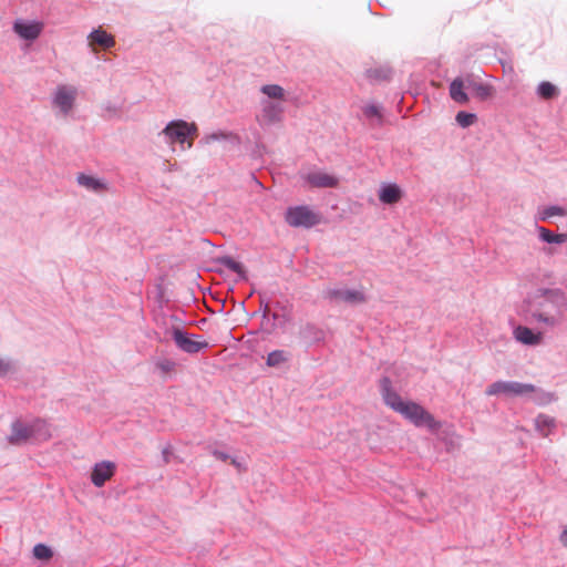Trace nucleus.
Returning a JSON list of instances; mask_svg holds the SVG:
<instances>
[{
	"mask_svg": "<svg viewBox=\"0 0 567 567\" xmlns=\"http://www.w3.org/2000/svg\"><path fill=\"white\" fill-rule=\"evenodd\" d=\"M567 293L559 288H540L528 301L529 320L540 327L554 329L564 321Z\"/></svg>",
	"mask_w": 567,
	"mask_h": 567,
	"instance_id": "1",
	"label": "nucleus"
},
{
	"mask_svg": "<svg viewBox=\"0 0 567 567\" xmlns=\"http://www.w3.org/2000/svg\"><path fill=\"white\" fill-rule=\"evenodd\" d=\"M381 388L384 403L415 426H425L432 431H436L441 427V423L422 405L413 401H404L400 394L392 390L390 379L384 378L381 381Z\"/></svg>",
	"mask_w": 567,
	"mask_h": 567,
	"instance_id": "2",
	"label": "nucleus"
},
{
	"mask_svg": "<svg viewBox=\"0 0 567 567\" xmlns=\"http://www.w3.org/2000/svg\"><path fill=\"white\" fill-rule=\"evenodd\" d=\"M162 134L167 138L169 144L187 143L188 147L193 145L194 140L197 136V126L195 123H188L183 120H176L169 122L163 130Z\"/></svg>",
	"mask_w": 567,
	"mask_h": 567,
	"instance_id": "3",
	"label": "nucleus"
},
{
	"mask_svg": "<svg viewBox=\"0 0 567 567\" xmlns=\"http://www.w3.org/2000/svg\"><path fill=\"white\" fill-rule=\"evenodd\" d=\"M536 391L535 385L529 383H520L515 381H496L489 384L485 394L488 396L506 395V396H523L532 394Z\"/></svg>",
	"mask_w": 567,
	"mask_h": 567,
	"instance_id": "4",
	"label": "nucleus"
},
{
	"mask_svg": "<svg viewBox=\"0 0 567 567\" xmlns=\"http://www.w3.org/2000/svg\"><path fill=\"white\" fill-rule=\"evenodd\" d=\"M285 220L291 227L310 228L318 225L321 218L308 206H295L287 209Z\"/></svg>",
	"mask_w": 567,
	"mask_h": 567,
	"instance_id": "5",
	"label": "nucleus"
},
{
	"mask_svg": "<svg viewBox=\"0 0 567 567\" xmlns=\"http://www.w3.org/2000/svg\"><path fill=\"white\" fill-rule=\"evenodd\" d=\"M173 339L176 346L187 353H197L208 347V342L196 340L181 329H174Z\"/></svg>",
	"mask_w": 567,
	"mask_h": 567,
	"instance_id": "6",
	"label": "nucleus"
},
{
	"mask_svg": "<svg viewBox=\"0 0 567 567\" xmlns=\"http://www.w3.org/2000/svg\"><path fill=\"white\" fill-rule=\"evenodd\" d=\"M116 472V464L112 461H101L94 464L91 472V482L96 487H102Z\"/></svg>",
	"mask_w": 567,
	"mask_h": 567,
	"instance_id": "7",
	"label": "nucleus"
},
{
	"mask_svg": "<svg viewBox=\"0 0 567 567\" xmlns=\"http://www.w3.org/2000/svg\"><path fill=\"white\" fill-rule=\"evenodd\" d=\"M78 90L70 85H60L54 94L53 103L64 114L69 113L76 99Z\"/></svg>",
	"mask_w": 567,
	"mask_h": 567,
	"instance_id": "8",
	"label": "nucleus"
},
{
	"mask_svg": "<svg viewBox=\"0 0 567 567\" xmlns=\"http://www.w3.org/2000/svg\"><path fill=\"white\" fill-rule=\"evenodd\" d=\"M303 179L310 187L315 188H334L339 184V179L326 172L313 171L303 175Z\"/></svg>",
	"mask_w": 567,
	"mask_h": 567,
	"instance_id": "9",
	"label": "nucleus"
},
{
	"mask_svg": "<svg viewBox=\"0 0 567 567\" xmlns=\"http://www.w3.org/2000/svg\"><path fill=\"white\" fill-rule=\"evenodd\" d=\"M43 24L41 22H27L17 20L13 24L14 32L24 40H35L42 32Z\"/></svg>",
	"mask_w": 567,
	"mask_h": 567,
	"instance_id": "10",
	"label": "nucleus"
},
{
	"mask_svg": "<svg viewBox=\"0 0 567 567\" xmlns=\"http://www.w3.org/2000/svg\"><path fill=\"white\" fill-rule=\"evenodd\" d=\"M513 336L517 342L525 346H538L544 340L543 332H535L526 326H517L513 331Z\"/></svg>",
	"mask_w": 567,
	"mask_h": 567,
	"instance_id": "11",
	"label": "nucleus"
},
{
	"mask_svg": "<svg viewBox=\"0 0 567 567\" xmlns=\"http://www.w3.org/2000/svg\"><path fill=\"white\" fill-rule=\"evenodd\" d=\"M33 439V430L31 423H22L17 421L12 424V431L9 441L12 444H21Z\"/></svg>",
	"mask_w": 567,
	"mask_h": 567,
	"instance_id": "12",
	"label": "nucleus"
},
{
	"mask_svg": "<svg viewBox=\"0 0 567 567\" xmlns=\"http://www.w3.org/2000/svg\"><path fill=\"white\" fill-rule=\"evenodd\" d=\"M330 297L349 303H361L365 301L364 295L358 290H333L330 291Z\"/></svg>",
	"mask_w": 567,
	"mask_h": 567,
	"instance_id": "13",
	"label": "nucleus"
},
{
	"mask_svg": "<svg viewBox=\"0 0 567 567\" xmlns=\"http://www.w3.org/2000/svg\"><path fill=\"white\" fill-rule=\"evenodd\" d=\"M402 198V192L396 184H389L381 188L379 199L383 204H396Z\"/></svg>",
	"mask_w": 567,
	"mask_h": 567,
	"instance_id": "14",
	"label": "nucleus"
},
{
	"mask_svg": "<svg viewBox=\"0 0 567 567\" xmlns=\"http://www.w3.org/2000/svg\"><path fill=\"white\" fill-rule=\"evenodd\" d=\"M89 39H90V44L92 47L97 44L104 49H109V48L114 47V44H115L114 38L111 34H109L107 32H105L104 30H94L90 34Z\"/></svg>",
	"mask_w": 567,
	"mask_h": 567,
	"instance_id": "15",
	"label": "nucleus"
},
{
	"mask_svg": "<svg viewBox=\"0 0 567 567\" xmlns=\"http://www.w3.org/2000/svg\"><path fill=\"white\" fill-rule=\"evenodd\" d=\"M450 95L455 102L460 104H465L468 102V96L464 92V83L462 79L457 78L453 80L450 85Z\"/></svg>",
	"mask_w": 567,
	"mask_h": 567,
	"instance_id": "16",
	"label": "nucleus"
},
{
	"mask_svg": "<svg viewBox=\"0 0 567 567\" xmlns=\"http://www.w3.org/2000/svg\"><path fill=\"white\" fill-rule=\"evenodd\" d=\"M282 107L275 103H267L262 110V120L267 123H276L281 118Z\"/></svg>",
	"mask_w": 567,
	"mask_h": 567,
	"instance_id": "17",
	"label": "nucleus"
},
{
	"mask_svg": "<svg viewBox=\"0 0 567 567\" xmlns=\"http://www.w3.org/2000/svg\"><path fill=\"white\" fill-rule=\"evenodd\" d=\"M31 426L33 430V439L45 441L51 437L49 424L44 420H34Z\"/></svg>",
	"mask_w": 567,
	"mask_h": 567,
	"instance_id": "18",
	"label": "nucleus"
},
{
	"mask_svg": "<svg viewBox=\"0 0 567 567\" xmlns=\"http://www.w3.org/2000/svg\"><path fill=\"white\" fill-rule=\"evenodd\" d=\"M539 238L548 244H565L567 243V234H553L545 227H538Z\"/></svg>",
	"mask_w": 567,
	"mask_h": 567,
	"instance_id": "19",
	"label": "nucleus"
},
{
	"mask_svg": "<svg viewBox=\"0 0 567 567\" xmlns=\"http://www.w3.org/2000/svg\"><path fill=\"white\" fill-rule=\"evenodd\" d=\"M78 182L81 186H83L87 189L95 190V192H101V190L106 189L104 183H102L100 179H97L93 176H87V175L81 174L78 176Z\"/></svg>",
	"mask_w": 567,
	"mask_h": 567,
	"instance_id": "20",
	"label": "nucleus"
},
{
	"mask_svg": "<svg viewBox=\"0 0 567 567\" xmlns=\"http://www.w3.org/2000/svg\"><path fill=\"white\" fill-rule=\"evenodd\" d=\"M261 92L270 99L284 100L285 91L280 85L267 84L261 87Z\"/></svg>",
	"mask_w": 567,
	"mask_h": 567,
	"instance_id": "21",
	"label": "nucleus"
},
{
	"mask_svg": "<svg viewBox=\"0 0 567 567\" xmlns=\"http://www.w3.org/2000/svg\"><path fill=\"white\" fill-rule=\"evenodd\" d=\"M537 92L545 100L553 99L557 95V89L550 82H542L538 85Z\"/></svg>",
	"mask_w": 567,
	"mask_h": 567,
	"instance_id": "22",
	"label": "nucleus"
},
{
	"mask_svg": "<svg viewBox=\"0 0 567 567\" xmlns=\"http://www.w3.org/2000/svg\"><path fill=\"white\" fill-rule=\"evenodd\" d=\"M288 360V355L282 350H275L267 357V364L269 367H277Z\"/></svg>",
	"mask_w": 567,
	"mask_h": 567,
	"instance_id": "23",
	"label": "nucleus"
},
{
	"mask_svg": "<svg viewBox=\"0 0 567 567\" xmlns=\"http://www.w3.org/2000/svg\"><path fill=\"white\" fill-rule=\"evenodd\" d=\"M455 120L460 126L468 127L476 122L477 116L474 113H467V112L461 111L456 114Z\"/></svg>",
	"mask_w": 567,
	"mask_h": 567,
	"instance_id": "24",
	"label": "nucleus"
},
{
	"mask_svg": "<svg viewBox=\"0 0 567 567\" xmlns=\"http://www.w3.org/2000/svg\"><path fill=\"white\" fill-rule=\"evenodd\" d=\"M566 215H567V212H566L565 208L559 207V206H549V207H546L542 212L540 219L542 220H546V219L551 218L554 216H566Z\"/></svg>",
	"mask_w": 567,
	"mask_h": 567,
	"instance_id": "25",
	"label": "nucleus"
},
{
	"mask_svg": "<svg viewBox=\"0 0 567 567\" xmlns=\"http://www.w3.org/2000/svg\"><path fill=\"white\" fill-rule=\"evenodd\" d=\"M33 555L38 559L48 560L52 557L53 553L47 545L38 544L33 548Z\"/></svg>",
	"mask_w": 567,
	"mask_h": 567,
	"instance_id": "26",
	"label": "nucleus"
},
{
	"mask_svg": "<svg viewBox=\"0 0 567 567\" xmlns=\"http://www.w3.org/2000/svg\"><path fill=\"white\" fill-rule=\"evenodd\" d=\"M156 368L163 373V374H169L175 371V362L169 359H163L156 362Z\"/></svg>",
	"mask_w": 567,
	"mask_h": 567,
	"instance_id": "27",
	"label": "nucleus"
},
{
	"mask_svg": "<svg viewBox=\"0 0 567 567\" xmlns=\"http://www.w3.org/2000/svg\"><path fill=\"white\" fill-rule=\"evenodd\" d=\"M475 94L481 100H486L493 96V87L485 84H477L474 87Z\"/></svg>",
	"mask_w": 567,
	"mask_h": 567,
	"instance_id": "28",
	"label": "nucleus"
},
{
	"mask_svg": "<svg viewBox=\"0 0 567 567\" xmlns=\"http://www.w3.org/2000/svg\"><path fill=\"white\" fill-rule=\"evenodd\" d=\"M223 264L231 271L241 275L244 272V267L240 262L234 260L230 257H227L223 260Z\"/></svg>",
	"mask_w": 567,
	"mask_h": 567,
	"instance_id": "29",
	"label": "nucleus"
},
{
	"mask_svg": "<svg viewBox=\"0 0 567 567\" xmlns=\"http://www.w3.org/2000/svg\"><path fill=\"white\" fill-rule=\"evenodd\" d=\"M364 115L368 116V117H378V118H381V112H380V109L377 106V105H368L364 107Z\"/></svg>",
	"mask_w": 567,
	"mask_h": 567,
	"instance_id": "30",
	"label": "nucleus"
},
{
	"mask_svg": "<svg viewBox=\"0 0 567 567\" xmlns=\"http://www.w3.org/2000/svg\"><path fill=\"white\" fill-rule=\"evenodd\" d=\"M536 423L538 426L544 425L546 427H550L554 424V420L546 415H539L536 420Z\"/></svg>",
	"mask_w": 567,
	"mask_h": 567,
	"instance_id": "31",
	"label": "nucleus"
},
{
	"mask_svg": "<svg viewBox=\"0 0 567 567\" xmlns=\"http://www.w3.org/2000/svg\"><path fill=\"white\" fill-rule=\"evenodd\" d=\"M11 370V364L4 359H0V377L6 375Z\"/></svg>",
	"mask_w": 567,
	"mask_h": 567,
	"instance_id": "32",
	"label": "nucleus"
},
{
	"mask_svg": "<svg viewBox=\"0 0 567 567\" xmlns=\"http://www.w3.org/2000/svg\"><path fill=\"white\" fill-rule=\"evenodd\" d=\"M230 463L238 470V472H246L247 467L235 458L230 460Z\"/></svg>",
	"mask_w": 567,
	"mask_h": 567,
	"instance_id": "33",
	"label": "nucleus"
},
{
	"mask_svg": "<svg viewBox=\"0 0 567 567\" xmlns=\"http://www.w3.org/2000/svg\"><path fill=\"white\" fill-rule=\"evenodd\" d=\"M214 456L221 461H227L229 458V455H227L226 453L220 452V451H215Z\"/></svg>",
	"mask_w": 567,
	"mask_h": 567,
	"instance_id": "34",
	"label": "nucleus"
},
{
	"mask_svg": "<svg viewBox=\"0 0 567 567\" xmlns=\"http://www.w3.org/2000/svg\"><path fill=\"white\" fill-rule=\"evenodd\" d=\"M560 542H561V544H563L564 546H566V547H567V528H566V529H564V532L561 533V535H560Z\"/></svg>",
	"mask_w": 567,
	"mask_h": 567,
	"instance_id": "35",
	"label": "nucleus"
}]
</instances>
